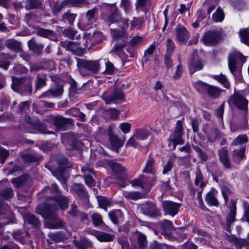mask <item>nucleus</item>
Instances as JSON below:
<instances>
[{
    "instance_id": "obj_27",
    "label": "nucleus",
    "mask_w": 249,
    "mask_h": 249,
    "mask_svg": "<svg viewBox=\"0 0 249 249\" xmlns=\"http://www.w3.org/2000/svg\"><path fill=\"white\" fill-rule=\"evenodd\" d=\"M47 78L46 75L42 73H39L37 75L36 90L39 89L46 85Z\"/></svg>"
},
{
    "instance_id": "obj_59",
    "label": "nucleus",
    "mask_w": 249,
    "mask_h": 249,
    "mask_svg": "<svg viewBox=\"0 0 249 249\" xmlns=\"http://www.w3.org/2000/svg\"><path fill=\"white\" fill-rule=\"evenodd\" d=\"M76 14L67 12L63 15V18L67 19L70 24H72L76 18Z\"/></svg>"
},
{
    "instance_id": "obj_50",
    "label": "nucleus",
    "mask_w": 249,
    "mask_h": 249,
    "mask_svg": "<svg viewBox=\"0 0 249 249\" xmlns=\"http://www.w3.org/2000/svg\"><path fill=\"white\" fill-rule=\"evenodd\" d=\"M167 54L171 55L175 48V45L171 38H169L166 41Z\"/></svg>"
},
{
    "instance_id": "obj_41",
    "label": "nucleus",
    "mask_w": 249,
    "mask_h": 249,
    "mask_svg": "<svg viewBox=\"0 0 249 249\" xmlns=\"http://www.w3.org/2000/svg\"><path fill=\"white\" fill-rule=\"evenodd\" d=\"M138 242L139 246L141 249H144L146 248L147 246V240L146 236L144 234L139 232Z\"/></svg>"
},
{
    "instance_id": "obj_24",
    "label": "nucleus",
    "mask_w": 249,
    "mask_h": 249,
    "mask_svg": "<svg viewBox=\"0 0 249 249\" xmlns=\"http://www.w3.org/2000/svg\"><path fill=\"white\" fill-rule=\"evenodd\" d=\"M206 87L209 95L212 98H217L221 93L222 90L217 87L208 85Z\"/></svg>"
},
{
    "instance_id": "obj_31",
    "label": "nucleus",
    "mask_w": 249,
    "mask_h": 249,
    "mask_svg": "<svg viewBox=\"0 0 249 249\" xmlns=\"http://www.w3.org/2000/svg\"><path fill=\"white\" fill-rule=\"evenodd\" d=\"M68 50L71 51L77 55H80L82 53V50L79 47V45L75 42H69L67 44Z\"/></svg>"
},
{
    "instance_id": "obj_25",
    "label": "nucleus",
    "mask_w": 249,
    "mask_h": 249,
    "mask_svg": "<svg viewBox=\"0 0 249 249\" xmlns=\"http://www.w3.org/2000/svg\"><path fill=\"white\" fill-rule=\"evenodd\" d=\"M5 45L8 49L15 52L20 50V43L14 39H8L5 42Z\"/></svg>"
},
{
    "instance_id": "obj_47",
    "label": "nucleus",
    "mask_w": 249,
    "mask_h": 249,
    "mask_svg": "<svg viewBox=\"0 0 249 249\" xmlns=\"http://www.w3.org/2000/svg\"><path fill=\"white\" fill-rule=\"evenodd\" d=\"M63 88L61 86H57L55 88L50 89L49 92L53 96L57 97L60 96L63 93Z\"/></svg>"
},
{
    "instance_id": "obj_52",
    "label": "nucleus",
    "mask_w": 249,
    "mask_h": 249,
    "mask_svg": "<svg viewBox=\"0 0 249 249\" xmlns=\"http://www.w3.org/2000/svg\"><path fill=\"white\" fill-rule=\"evenodd\" d=\"M175 162V160L172 158H170L168 160L167 163L166 165L163 167V170L162 171V173L163 174H166L167 172L170 171L173 167L174 163Z\"/></svg>"
},
{
    "instance_id": "obj_20",
    "label": "nucleus",
    "mask_w": 249,
    "mask_h": 249,
    "mask_svg": "<svg viewBox=\"0 0 249 249\" xmlns=\"http://www.w3.org/2000/svg\"><path fill=\"white\" fill-rule=\"evenodd\" d=\"M153 130L148 128H140L136 130L134 134L137 139L139 140H144L152 134Z\"/></svg>"
},
{
    "instance_id": "obj_17",
    "label": "nucleus",
    "mask_w": 249,
    "mask_h": 249,
    "mask_svg": "<svg viewBox=\"0 0 249 249\" xmlns=\"http://www.w3.org/2000/svg\"><path fill=\"white\" fill-rule=\"evenodd\" d=\"M98 15V9L96 7L89 10L86 14L85 18L87 23H84V26L85 29L89 28V26L92 24L96 21Z\"/></svg>"
},
{
    "instance_id": "obj_61",
    "label": "nucleus",
    "mask_w": 249,
    "mask_h": 249,
    "mask_svg": "<svg viewBox=\"0 0 249 249\" xmlns=\"http://www.w3.org/2000/svg\"><path fill=\"white\" fill-rule=\"evenodd\" d=\"M9 156V152L2 147H0V162H4L5 160Z\"/></svg>"
},
{
    "instance_id": "obj_7",
    "label": "nucleus",
    "mask_w": 249,
    "mask_h": 249,
    "mask_svg": "<svg viewBox=\"0 0 249 249\" xmlns=\"http://www.w3.org/2000/svg\"><path fill=\"white\" fill-rule=\"evenodd\" d=\"M188 67L191 73L202 69L203 63L198 56L196 51H194L191 55L188 62Z\"/></svg>"
},
{
    "instance_id": "obj_43",
    "label": "nucleus",
    "mask_w": 249,
    "mask_h": 249,
    "mask_svg": "<svg viewBox=\"0 0 249 249\" xmlns=\"http://www.w3.org/2000/svg\"><path fill=\"white\" fill-rule=\"evenodd\" d=\"M138 139L134 136L133 134V136L127 141L125 144L126 147L131 146L135 148H138L140 146V144L138 142Z\"/></svg>"
},
{
    "instance_id": "obj_38",
    "label": "nucleus",
    "mask_w": 249,
    "mask_h": 249,
    "mask_svg": "<svg viewBox=\"0 0 249 249\" xmlns=\"http://www.w3.org/2000/svg\"><path fill=\"white\" fill-rule=\"evenodd\" d=\"M241 41L245 44L249 46V30L242 29L239 32Z\"/></svg>"
},
{
    "instance_id": "obj_51",
    "label": "nucleus",
    "mask_w": 249,
    "mask_h": 249,
    "mask_svg": "<svg viewBox=\"0 0 249 249\" xmlns=\"http://www.w3.org/2000/svg\"><path fill=\"white\" fill-rule=\"evenodd\" d=\"M91 219L93 221V223L95 226L101 225L103 223L102 217L101 215L97 213H94L91 215Z\"/></svg>"
},
{
    "instance_id": "obj_33",
    "label": "nucleus",
    "mask_w": 249,
    "mask_h": 249,
    "mask_svg": "<svg viewBox=\"0 0 249 249\" xmlns=\"http://www.w3.org/2000/svg\"><path fill=\"white\" fill-rule=\"evenodd\" d=\"M246 147L243 146L239 149H235L233 151L232 157L234 160L240 161L245 157Z\"/></svg>"
},
{
    "instance_id": "obj_3",
    "label": "nucleus",
    "mask_w": 249,
    "mask_h": 249,
    "mask_svg": "<svg viewBox=\"0 0 249 249\" xmlns=\"http://www.w3.org/2000/svg\"><path fill=\"white\" fill-rule=\"evenodd\" d=\"M111 14L106 18V21L110 24L117 23L122 29L125 30L128 27L129 20L121 17L120 12L115 6L111 7Z\"/></svg>"
},
{
    "instance_id": "obj_4",
    "label": "nucleus",
    "mask_w": 249,
    "mask_h": 249,
    "mask_svg": "<svg viewBox=\"0 0 249 249\" xmlns=\"http://www.w3.org/2000/svg\"><path fill=\"white\" fill-rule=\"evenodd\" d=\"M183 130V121L182 120H178L176 124L175 131L171 135L169 139V143L170 145L172 143L173 149L176 148L177 144H182L183 143L182 140Z\"/></svg>"
},
{
    "instance_id": "obj_55",
    "label": "nucleus",
    "mask_w": 249,
    "mask_h": 249,
    "mask_svg": "<svg viewBox=\"0 0 249 249\" xmlns=\"http://www.w3.org/2000/svg\"><path fill=\"white\" fill-rule=\"evenodd\" d=\"M131 125L128 123H123L119 125V128L124 134L128 133L131 129Z\"/></svg>"
},
{
    "instance_id": "obj_44",
    "label": "nucleus",
    "mask_w": 249,
    "mask_h": 249,
    "mask_svg": "<svg viewBox=\"0 0 249 249\" xmlns=\"http://www.w3.org/2000/svg\"><path fill=\"white\" fill-rule=\"evenodd\" d=\"M248 137L246 135H241L238 136L232 142L233 145H238L247 142Z\"/></svg>"
},
{
    "instance_id": "obj_30",
    "label": "nucleus",
    "mask_w": 249,
    "mask_h": 249,
    "mask_svg": "<svg viewBox=\"0 0 249 249\" xmlns=\"http://www.w3.org/2000/svg\"><path fill=\"white\" fill-rule=\"evenodd\" d=\"M28 46L30 49L36 53H39L43 48V46L37 43L34 38H32L28 41Z\"/></svg>"
},
{
    "instance_id": "obj_2",
    "label": "nucleus",
    "mask_w": 249,
    "mask_h": 249,
    "mask_svg": "<svg viewBox=\"0 0 249 249\" xmlns=\"http://www.w3.org/2000/svg\"><path fill=\"white\" fill-rule=\"evenodd\" d=\"M246 60V57L239 52H232L229 56L228 65L231 72L236 77L241 73V67Z\"/></svg>"
},
{
    "instance_id": "obj_11",
    "label": "nucleus",
    "mask_w": 249,
    "mask_h": 249,
    "mask_svg": "<svg viewBox=\"0 0 249 249\" xmlns=\"http://www.w3.org/2000/svg\"><path fill=\"white\" fill-rule=\"evenodd\" d=\"M221 35L219 32L216 31L206 32L203 36V41L205 44L212 45L218 42L221 40Z\"/></svg>"
},
{
    "instance_id": "obj_26",
    "label": "nucleus",
    "mask_w": 249,
    "mask_h": 249,
    "mask_svg": "<svg viewBox=\"0 0 249 249\" xmlns=\"http://www.w3.org/2000/svg\"><path fill=\"white\" fill-rule=\"evenodd\" d=\"M144 212L152 216H157L159 215V212L154 204H146L143 207Z\"/></svg>"
},
{
    "instance_id": "obj_56",
    "label": "nucleus",
    "mask_w": 249,
    "mask_h": 249,
    "mask_svg": "<svg viewBox=\"0 0 249 249\" xmlns=\"http://www.w3.org/2000/svg\"><path fill=\"white\" fill-rule=\"evenodd\" d=\"M37 19L36 16L33 13H27L25 15V20L30 25L34 21Z\"/></svg>"
},
{
    "instance_id": "obj_45",
    "label": "nucleus",
    "mask_w": 249,
    "mask_h": 249,
    "mask_svg": "<svg viewBox=\"0 0 249 249\" xmlns=\"http://www.w3.org/2000/svg\"><path fill=\"white\" fill-rule=\"evenodd\" d=\"M109 216L113 223L117 224V219L122 216V212L120 210H117L112 212H110L109 213Z\"/></svg>"
},
{
    "instance_id": "obj_23",
    "label": "nucleus",
    "mask_w": 249,
    "mask_h": 249,
    "mask_svg": "<svg viewBox=\"0 0 249 249\" xmlns=\"http://www.w3.org/2000/svg\"><path fill=\"white\" fill-rule=\"evenodd\" d=\"M228 151L224 148H222L218 152L219 159L223 165L226 168L231 167V164L227 156Z\"/></svg>"
},
{
    "instance_id": "obj_42",
    "label": "nucleus",
    "mask_w": 249,
    "mask_h": 249,
    "mask_svg": "<svg viewBox=\"0 0 249 249\" xmlns=\"http://www.w3.org/2000/svg\"><path fill=\"white\" fill-rule=\"evenodd\" d=\"M125 46V42L117 43L112 49L110 53H114L119 55L122 52Z\"/></svg>"
},
{
    "instance_id": "obj_16",
    "label": "nucleus",
    "mask_w": 249,
    "mask_h": 249,
    "mask_svg": "<svg viewBox=\"0 0 249 249\" xmlns=\"http://www.w3.org/2000/svg\"><path fill=\"white\" fill-rule=\"evenodd\" d=\"M176 36L177 40L179 42H186L189 37L187 29L181 25H178L175 28Z\"/></svg>"
},
{
    "instance_id": "obj_34",
    "label": "nucleus",
    "mask_w": 249,
    "mask_h": 249,
    "mask_svg": "<svg viewBox=\"0 0 249 249\" xmlns=\"http://www.w3.org/2000/svg\"><path fill=\"white\" fill-rule=\"evenodd\" d=\"M42 5L41 0H26L25 8L31 10L39 8Z\"/></svg>"
},
{
    "instance_id": "obj_39",
    "label": "nucleus",
    "mask_w": 249,
    "mask_h": 249,
    "mask_svg": "<svg viewBox=\"0 0 249 249\" xmlns=\"http://www.w3.org/2000/svg\"><path fill=\"white\" fill-rule=\"evenodd\" d=\"M97 239L101 242H109L113 239V236L107 233L100 232L97 235Z\"/></svg>"
},
{
    "instance_id": "obj_57",
    "label": "nucleus",
    "mask_w": 249,
    "mask_h": 249,
    "mask_svg": "<svg viewBox=\"0 0 249 249\" xmlns=\"http://www.w3.org/2000/svg\"><path fill=\"white\" fill-rule=\"evenodd\" d=\"M111 34L112 37L115 39H118L120 37H123L125 36V33L124 31H117L115 29H111Z\"/></svg>"
},
{
    "instance_id": "obj_54",
    "label": "nucleus",
    "mask_w": 249,
    "mask_h": 249,
    "mask_svg": "<svg viewBox=\"0 0 249 249\" xmlns=\"http://www.w3.org/2000/svg\"><path fill=\"white\" fill-rule=\"evenodd\" d=\"M1 195L4 198L9 199L13 196V190L11 188H6L1 192Z\"/></svg>"
},
{
    "instance_id": "obj_21",
    "label": "nucleus",
    "mask_w": 249,
    "mask_h": 249,
    "mask_svg": "<svg viewBox=\"0 0 249 249\" xmlns=\"http://www.w3.org/2000/svg\"><path fill=\"white\" fill-rule=\"evenodd\" d=\"M69 122V119L62 116L56 117L54 120V124L57 130H65L66 125Z\"/></svg>"
},
{
    "instance_id": "obj_46",
    "label": "nucleus",
    "mask_w": 249,
    "mask_h": 249,
    "mask_svg": "<svg viewBox=\"0 0 249 249\" xmlns=\"http://www.w3.org/2000/svg\"><path fill=\"white\" fill-rule=\"evenodd\" d=\"M224 18V14L220 9H217L216 11L213 15V19L215 22L222 21Z\"/></svg>"
},
{
    "instance_id": "obj_13",
    "label": "nucleus",
    "mask_w": 249,
    "mask_h": 249,
    "mask_svg": "<svg viewBox=\"0 0 249 249\" xmlns=\"http://www.w3.org/2000/svg\"><path fill=\"white\" fill-rule=\"evenodd\" d=\"M71 190L83 201V203L86 204L89 202L88 195L83 185L77 183L73 184L71 186Z\"/></svg>"
},
{
    "instance_id": "obj_10",
    "label": "nucleus",
    "mask_w": 249,
    "mask_h": 249,
    "mask_svg": "<svg viewBox=\"0 0 249 249\" xmlns=\"http://www.w3.org/2000/svg\"><path fill=\"white\" fill-rule=\"evenodd\" d=\"M113 125H110L108 128V135L110 144L112 147L118 152L119 149L123 146L125 141V137L120 139L118 136L112 133Z\"/></svg>"
},
{
    "instance_id": "obj_12",
    "label": "nucleus",
    "mask_w": 249,
    "mask_h": 249,
    "mask_svg": "<svg viewBox=\"0 0 249 249\" xmlns=\"http://www.w3.org/2000/svg\"><path fill=\"white\" fill-rule=\"evenodd\" d=\"M181 204L171 201L162 202V207L165 214L175 216L178 212Z\"/></svg>"
},
{
    "instance_id": "obj_48",
    "label": "nucleus",
    "mask_w": 249,
    "mask_h": 249,
    "mask_svg": "<svg viewBox=\"0 0 249 249\" xmlns=\"http://www.w3.org/2000/svg\"><path fill=\"white\" fill-rule=\"evenodd\" d=\"M25 218L30 224L35 226H37L39 224L38 220L36 218V217L31 214H26Z\"/></svg>"
},
{
    "instance_id": "obj_36",
    "label": "nucleus",
    "mask_w": 249,
    "mask_h": 249,
    "mask_svg": "<svg viewBox=\"0 0 249 249\" xmlns=\"http://www.w3.org/2000/svg\"><path fill=\"white\" fill-rule=\"evenodd\" d=\"M74 243L77 249H87L91 246L90 243L86 239L74 241Z\"/></svg>"
},
{
    "instance_id": "obj_29",
    "label": "nucleus",
    "mask_w": 249,
    "mask_h": 249,
    "mask_svg": "<svg viewBox=\"0 0 249 249\" xmlns=\"http://www.w3.org/2000/svg\"><path fill=\"white\" fill-rule=\"evenodd\" d=\"M123 196L127 199L134 200H137L143 197V194L139 192H128L124 191Z\"/></svg>"
},
{
    "instance_id": "obj_5",
    "label": "nucleus",
    "mask_w": 249,
    "mask_h": 249,
    "mask_svg": "<svg viewBox=\"0 0 249 249\" xmlns=\"http://www.w3.org/2000/svg\"><path fill=\"white\" fill-rule=\"evenodd\" d=\"M77 66L79 69H85L93 74H97L100 69V60H88L77 59Z\"/></svg>"
},
{
    "instance_id": "obj_28",
    "label": "nucleus",
    "mask_w": 249,
    "mask_h": 249,
    "mask_svg": "<svg viewBox=\"0 0 249 249\" xmlns=\"http://www.w3.org/2000/svg\"><path fill=\"white\" fill-rule=\"evenodd\" d=\"M33 130L31 131L33 133H41L52 134V132L47 131L46 130L45 126L40 122H37L33 124Z\"/></svg>"
},
{
    "instance_id": "obj_1",
    "label": "nucleus",
    "mask_w": 249,
    "mask_h": 249,
    "mask_svg": "<svg viewBox=\"0 0 249 249\" xmlns=\"http://www.w3.org/2000/svg\"><path fill=\"white\" fill-rule=\"evenodd\" d=\"M37 209H40L39 213L45 218L50 219L47 223V226L52 229H58L63 227V223L53 215L57 210L56 206L52 203H47L39 206Z\"/></svg>"
},
{
    "instance_id": "obj_40",
    "label": "nucleus",
    "mask_w": 249,
    "mask_h": 249,
    "mask_svg": "<svg viewBox=\"0 0 249 249\" xmlns=\"http://www.w3.org/2000/svg\"><path fill=\"white\" fill-rule=\"evenodd\" d=\"M206 201L209 205L211 206H217L218 204V201L214 196L213 193L209 192L206 196Z\"/></svg>"
},
{
    "instance_id": "obj_18",
    "label": "nucleus",
    "mask_w": 249,
    "mask_h": 249,
    "mask_svg": "<svg viewBox=\"0 0 249 249\" xmlns=\"http://www.w3.org/2000/svg\"><path fill=\"white\" fill-rule=\"evenodd\" d=\"M53 189L56 194L55 196V201L56 202L62 209H64L67 207L68 200L67 198L59 194L58 192V188L56 184L53 185Z\"/></svg>"
},
{
    "instance_id": "obj_8",
    "label": "nucleus",
    "mask_w": 249,
    "mask_h": 249,
    "mask_svg": "<svg viewBox=\"0 0 249 249\" xmlns=\"http://www.w3.org/2000/svg\"><path fill=\"white\" fill-rule=\"evenodd\" d=\"M160 228L163 231V234L166 236L167 238L171 239L174 232H177L179 233L180 232H184L185 231V228L178 229L177 230L174 229L172 226V222L168 220H165L160 224Z\"/></svg>"
},
{
    "instance_id": "obj_32",
    "label": "nucleus",
    "mask_w": 249,
    "mask_h": 249,
    "mask_svg": "<svg viewBox=\"0 0 249 249\" xmlns=\"http://www.w3.org/2000/svg\"><path fill=\"white\" fill-rule=\"evenodd\" d=\"M36 33L39 36L51 38L54 36L55 33L54 31L51 30L44 29L42 28H39L37 29Z\"/></svg>"
},
{
    "instance_id": "obj_49",
    "label": "nucleus",
    "mask_w": 249,
    "mask_h": 249,
    "mask_svg": "<svg viewBox=\"0 0 249 249\" xmlns=\"http://www.w3.org/2000/svg\"><path fill=\"white\" fill-rule=\"evenodd\" d=\"M98 202L100 207L107 211V207L110 204L109 199L105 197H101L98 199Z\"/></svg>"
},
{
    "instance_id": "obj_58",
    "label": "nucleus",
    "mask_w": 249,
    "mask_h": 249,
    "mask_svg": "<svg viewBox=\"0 0 249 249\" xmlns=\"http://www.w3.org/2000/svg\"><path fill=\"white\" fill-rule=\"evenodd\" d=\"M154 165V160L153 159H149L143 171L147 173L151 172L153 169Z\"/></svg>"
},
{
    "instance_id": "obj_64",
    "label": "nucleus",
    "mask_w": 249,
    "mask_h": 249,
    "mask_svg": "<svg viewBox=\"0 0 249 249\" xmlns=\"http://www.w3.org/2000/svg\"><path fill=\"white\" fill-rule=\"evenodd\" d=\"M151 249H168V247L165 244L154 242L151 246Z\"/></svg>"
},
{
    "instance_id": "obj_15",
    "label": "nucleus",
    "mask_w": 249,
    "mask_h": 249,
    "mask_svg": "<svg viewBox=\"0 0 249 249\" xmlns=\"http://www.w3.org/2000/svg\"><path fill=\"white\" fill-rule=\"evenodd\" d=\"M227 240L233 244L237 249H242V247H249V242L246 239L239 238L234 235L227 236Z\"/></svg>"
},
{
    "instance_id": "obj_35",
    "label": "nucleus",
    "mask_w": 249,
    "mask_h": 249,
    "mask_svg": "<svg viewBox=\"0 0 249 249\" xmlns=\"http://www.w3.org/2000/svg\"><path fill=\"white\" fill-rule=\"evenodd\" d=\"M195 183L196 186H199L201 189L206 185L207 182L203 179L202 175L200 171L198 170L196 173V178Z\"/></svg>"
},
{
    "instance_id": "obj_62",
    "label": "nucleus",
    "mask_w": 249,
    "mask_h": 249,
    "mask_svg": "<svg viewBox=\"0 0 249 249\" xmlns=\"http://www.w3.org/2000/svg\"><path fill=\"white\" fill-rule=\"evenodd\" d=\"M25 181V178L23 177H19L13 178L11 182L14 184L15 187L17 188L20 187Z\"/></svg>"
},
{
    "instance_id": "obj_6",
    "label": "nucleus",
    "mask_w": 249,
    "mask_h": 249,
    "mask_svg": "<svg viewBox=\"0 0 249 249\" xmlns=\"http://www.w3.org/2000/svg\"><path fill=\"white\" fill-rule=\"evenodd\" d=\"M230 101L239 109L247 110L248 101L245 98L243 91H240L234 93L231 97Z\"/></svg>"
},
{
    "instance_id": "obj_60",
    "label": "nucleus",
    "mask_w": 249,
    "mask_h": 249,
    "mask_svg": "<svg viewBox=\"0 0 249 249\" xmlns=\"http://www.w3.org/2000/svg\"><path fill=\"white\" fill-rule=\"evenodd\" d=\"M121 6L126 13L129 12L131 10V6L129 0H122Z\"/></svg>"
},
{
    "instance_id": "obj_22",
    "label": "nucleus",
    "mask_w": 249,
    "mask_h": 249,
    "mask_svg": "<svg viewBox=\"0 0 249 249\" xmlns=\"http://www.w3.org/2000/svg\"><path fill=\"white\" fill-rule=\"evenodd\" d=\"M108 166L116 175H124L126 171L125 168L122 164L113 161H108Z\"/></svg>"
},
{
    "instance_id": "obj_14",
    "label": "nucleus",
    "mask_w": 249,
    "mask_h": 249,
    "mask_svg": "<svg viewBox=\"0 0 249 249\" xmlns=\"http://www.w3.org/2000/svg\"><path fill=\"white\" fill-rule=\"evenodd\" d=\"M236 202L234 200H231L229 204V213L226 217V225L228 228H230L231 224L235 220L236 212Z\"/></svg>"
},
{
    "instance_id": "obj_9",
    "label": "nucleus",
    "mask_w": 249,
    "mask_h": 249,
    "mask_svg": "<svg viewBox=\"0 0 249 249\" xmlns=\"http://www.w3.org/2000/svg\"><path fill=\"white\" fill-rule=\"evenodd\" d=\"M109 91H105L102 95L103 98L107 104H110L112 102L123 100L124 98V94L121 89L113 90L111 95H109Z\"/></svg>"
},
{
    "instance_id": "obj_53",
    "label": "nucleus",
    "mask_w": 249,
    "mask_h": 249,
    "mask_svg": "<svg viewBox=\"0 0 249 249\" xmlns=\"http://www.w3.org/2000/svg\"><path fill=\"white\" fill-rule=\"evenodd\" d=\"M114 71L115 67L113 64L108 60L106 62V70L104 73L107 74H112L114 73Z\"/></svg>"
},
{
    "instance_id": "obj_63",
    "label": "nucleus",
    "mask_w": 249,
    "mask_h": 249,
    "mask_svg": "<svg viewBox=\"0 0 249 249\" xmlns=\"http://www.w3.org/2000/svg\"><path fill=\"white\" fill-rule=\"evenodd\" d=\"M143 21V20L142 18H134L133 20L131 21V29L139 28Z\"/></svg>"
},
{
    "instance_id": "obj_19",
    "label": "nucleus",
    "mask_w": 249,
    "mask_h": 249,
    "mask_svg": "<svg viewBox=\"0 0 249 249\" xmlns=\"http://www.w3.org/2000/svg\"><path fill=\"white\" fill-rule=\"evenodd\" d=\"M82 171L84 174L85 183L89 187L94 186V182L90 174H93L92 168L90 166L82 167Z\"/></svg>"
},
{
    "instance_id": "obj_37",
    "label": "nucleus",
    "mask_w": 249,
    "mask_h": 249,
    "mask_svg": "<svg viewBox=\"0 0 249 249\" xmlns=\"http://www.w3.org/2000/svg\"><path fill=\"white\" fill-rule=\"evenodd\" d=\"M213 77L214 79L220 82L226 89L230 88L229 82L225 75L220 74L219 75H215Z\"/></svg>"
}]
</instances>
